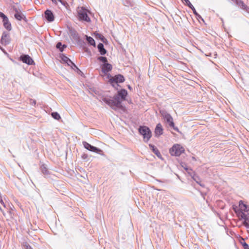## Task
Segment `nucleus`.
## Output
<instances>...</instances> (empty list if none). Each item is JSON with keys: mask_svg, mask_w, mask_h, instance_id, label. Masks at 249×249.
Masks as SVG:
<instances>
[{"mask_svg": "<svg viewBox=\"0 0 249 249\" xmlns=\"http://www.w3.org/2000/svg\"><path fill=\"white\" fill-rule=\"evenodd\" d=\"M196 17V18H197V19L198 20H201L203 22H204V19L202 18V17L198 14L197 13L196 15H195Z\"/></svg>", "mask_w": 249, "mask_h": 249, "instance_id": "37", "label": "nucleus"}, {"mask_svg": "<svg viewBox=\"0 0 249 249\" xmlns=\"http://www.w3.org/2000/svg\"><path fill=\"white\" fill-rule=\"evenodd\" d=\"M39 169L42 174L44 175V178H49L51 177V175H52L51 172L48 170L46 164H41Z\"/></svg>", "mask_w": 249, "mask_h": 249, "instance_id": "14", "label": "nucleus"}, {"mask_svg": "<svg viewBox=\"0 0 249 249\" xmlns=\"http://www.w3.org/2000/svg\"><path fill=\"white\" fill-rule=\"evenodd\" d=\"M243 240V241H241L240 243L243 247L244 249H249V245L244 241V239Z\"/></svg>", "mask_w": 249, "mask_h": 249, "instance_id": "32", "label": "nucleus"}, {"mask_svg": "<svg viewBox=\"0 0 249 249\" xmlns=\"http://www.w3.org/2000/svg\"><path fill=\"white\" fill-rule=\"evenodd\" d=\"M170 127L173 128L174 130L176 131L178 133H181V132L179 130L178 128L175 126V124L174 123V126H170Z\"/></svg>", "mask_w": 249, "mask_h": 249, "instance_id": "41", "label": "nucleus"}, {"mask_svg": "<svg viewBox=\"0 0 249 249\" xmlns=\"http://www.w3.org/2000/svg\"><path fill=\"white\" fill-rule=\"evenodd\" d=\"M0 210L1 212H3V211L2 209V206H0Z\"/></svg>", "mask_w": 249, "mask_h": 249, "instance_id": "53", "label": "nucleus"}, {"mask_svg": "<svg viewBox=\"0 0 249 249\" xmlns=\"http://www.w3.org/2000/svg\"><path fill=\"white\" fill-rule=\"evenodd\" d=\"M29 104L32 106H35L36 105V101L35 100L30 99Z\"/></svg>", "mask_w": 249, "mask_h": 249, "instance_id": "39", "label": "nucleus"}, {"mask_svg": "<svg viewBox=\"0 0 249 249\" xmlns=\"http://www.w3.org/2000/svg\"><path fill=\"white\" fill-rule=\"evenodd\" d=\"M0 210L1 212H3V211L2 209V206H0Z\"/></svg>", "mask_w": 249, "mask_h": 249, "instance_id": "52", "label": "nucleus"}, {"mask_svg": "<svg viewBox=\"0 0 249 249\" xmlns=\"http://www.w3.org/2000/svg\"><path fill=\"white\" fill-rule=\"evenodd\" d=\"M18 60L28 65H35V63L32 57L28 54H22L18 58Z\"/></svg>", "mask_w": 249, "mask_h": 249, "instance_id": "8", "label": "nucleus"}, {"mask_svg": "<svg viewBox=\"0 0 249 249\" xmlns=\"http://www.w3.org/2000/svg\"><path fill=\"white\" fill-rule=\"evenodd\" d=\"M57 1H59L64 6H66L67 4V2L64 0H57Z\"/></svg>", "mask_w": 249, "mask_h": 249, "instance_id": "43", "label": "nucleus"}, {"mask_svg": "<svg viewBox=\"0 0 249 249\" xmlns=\"http://www.w3.org/2000/svg\"><path fill=\"white\" fill-rule=\"evenodd\" d=\"M243 10L246 11L247 12L249 13V7L247 6V5H245V7H244Z\"/></svg>", "mask_w": 249, "mask_h": 249, "instance_id": "44", "label": "nucleus"}, {"mask_svg": "<svg viewBox=\"0 0 249 249\" xmlns=\"http://www.w3.org/2000/svg\"><path fill=\"white\" fill-rule=\"evenodd\" d=\"M189 8L190 9H191L193 12V13L195 15H196L198 13L196 12L195 8L194 7V6L193 5H191Z\"/></svg>", "mask_w": 249, "mask_h": 249, "instance_id": "36", "label": "nucleus"}, {"mask_svg": "<svg viewBox=\"0 0 249 249\" xmlns=\"http://www.w3.org/2000/svg\"><path fill=\"white\" fill-rule=\"evenodd\" d=\"M236 5L240 7L241 9H243L245 7L246 4L244 3L242 0H236L235 2Z\"/></svg>", "mask_w": 249, "mask_h": 249, "instance_id": "30", "label": "nucleus"}, {"mask_svg": "<svg viewBox=\"0 0 249 249\" xmlns=\"http://www.w3.org/2000/svg\"><path fill=\"white\" fill-rule=\"evenodd\" d=\"M239 209H236V210H241L244 213L249 212V206L246 204L244 203L242 200H240L239 202Z\"/></svg>", "mask_w": 249, "mask_h": 249, "instance_id": "19", "label": "nucleus"}, {"mask_svg": "<svg viewBox=\"0 0 249 249\" xmlns=\"http://www.w3.org/2000/svg\"><path fill=\"white\" fill-rule=\"evenodd\" d=\"M0 49L4 53H7L6 51L2 48L0 46Z\"/></svg>", "mask_w": 249, "mask_h": 249, "instance_id": "47", "label": "nucleus"}, {"mask_svg": "<svg viewBox=\"0 0 249 249\" xmlns=\"http://www.w3.org/2000/svg\"><path fill=\"white\" fill-rule=\"evenodd\" d=\"M139 134L142 136L145 142H147L152 137V132L150 128L145 125H140L138 128Z\"/></svg>", "mask_w": 249, "mask_h": 249, "instance_id": "2", "label": "nucleus"}, {"mask_svg": "<svg viewBox=\"0 0 249 249\" xmlns=\"http://www.w3.org/2000/svg\"><path fill=\"white\" fill-rule=\"evenodd\" d=\"M44 18L45 19L49 22H51L54 20V15L52 11L49 9H47L44 12Z\"/></svg>", "mask_w": 249, "mask_h": 249, "instance_id": "13", "label": "nucleus"}, {"mask_svg": "<svg viewBox=\"0 0 249 249\" xmlns=\"http://www.w3.org/2000/svg\"><path fill=\"white\" fill-rule=\"evenodd\" d=\"M156 181L159 182H163V181L160 180V179H156Z\"/></svg>", "mask_w": 249, "mask_h": 249, "instance_id": "51", "label": "nucleus"}, {"mask_svg": "<svg viewBox=\"0 0 249 249\" xmlns=\"http://www.w3.org/2000/svg\"><path fill=\"white\" fill-rule=\"evenodd\" d=\"M149 147L152 152L160 159L162 158V156L158 149L153 144H149Z\"/></svg>", "mask_w": 249, "mask_h": 249, "instance_id": "21", "label": "nucleus"}, {"mask_svg": "<svg viewBox=\"0 0 249 249\" xmlns=\"http://www.w3.org/2000/svg\"><path fill=\"white\" fill-rule=\"evenodd\" d=\"M106 98H107V97L106 96L100 95L97 97V99L100 102H104V101H105L104 100H105Z\"/></svg>", "mask_w": 249, "mask_h": 249, "instance_id": "35", "label": "nucleus"}, {"mask_svg": "<svg viewBox=\"0 0 249 249\" xmlns=\"http://www.w3.org/2000/svg\"><path fill=\"white\" fill-rule=\"evenodd\" d=\"M16 13L14 15L15 18L18 20H24L25 22H27V19L25 16L20 12L18 11L17 8H15Z\"/></svg>", "mask_w": 249, "mask_h": 249, "instance_id": "17", "label": "nucleus"}, {"mask_svg": "<svg viewBox=\"0 0 249 249\" xmlns=\"http://www.w3.org/2000/svg\"><path fill=\"white\" fill-rule=\"evenodd\" d=\"M184 169H185V170L186 171H188H188H189V170L192 171V169H189V168H184Z\"/></svg>", "mask_w": 249, "mask_h": 249, "instance_id": "49", "label": "nucleus"}, {"mask_svg": "<svg viewBox=\"0 0 249 249\" xmlns=\"http://www.w3.org/2000/svg\"><path fill=\"white\" fill-rule=\"evenodd\" d=\"M185 151L184 148L179 144H175L170 148L169 153L172 156L179 157Z\"/></svg>", "mask_w": 249, "mask_h": 249, "instance_id": "6", "label": "nucleus"}, {"mask_svg": "<svg viewBox=\"0 0 249 249\" xmlns=\"http://www.w3.org/2000/svg\"><path fill=\"white\" fill-rule=\"evenodd\" d=\"M85 39L89 45L96 46L95 41L92 37L85 35Z\"/></svg>", "mask_w": 249, "mask_h": 249, "instance_id": "24", "label": "nucleus"}, {"mask_svg": "<svg viewBox=\"0 0 249 249\" xmlns=\"http://www.w3.org/2000/svg\"><path fill=\"white\" fill-rule=\"evenodd\" d=\"M0 17L2 19V22L4 27L8 31L12 30L11 24L10 22L8 17L2 12H0Z\"/></svg>", "mask_w": 249, "mask_h": 249, "instance_id": "10", "label": "nucleus"}, {"mask_svg": "<svg viewBox=\"0 0 249 249\" xmlns=\"http://www.w3.org/2000/svg\"><path fill=\"white\" fill-rule=\"evenodd\" d=\"M104 100V102L112 109L116 110L117 108H119V106L116 104V101L114 99H109L107 97Z\"/></svg>", "mask_w": 249, "mask_h": 249, "instance_id": "15", "label": "nucleus"}, {"mask_svg": "<svg viewBox=\"0 0 249 249\" xmlns=\"http://www.w3.org/2000/svg\"><path fill=\"white\" fill-rule=\"evenodd\" d=\"M11 42L10 34L6 31H3L0 38V42L4 46L8 45Z\"/></svg>", "mask_w": 249, "mask_h": 249, "instance_id": "11", "label": "nucleus"}, {"mask_svg": "<svg viewBox=\"0 0 249 249\" xmlns=\"http://www.w3.org/2000/svg\"><path fill=\"white\" fill-rule=\"evenodd\" d=\"M125 81L124 77L121 74H118L108 79V82H115L118 83H123Z\"/></svg>", "mask_w": 249, "mask_h": 249, "instance_id": "12", "label": "nucleus"}, {"mask_svg": "<svg viewBox=\"0 0 249 249\" xmlns=\"http://www.w3.org/2000/svg\"><path fill=\"white\" fill-rule=\"evenodd\" d=\"M127 87L130 90H131L132 89V87L130 85H128Z\"/></svg>", "mask_w": 249, "mask_h": 249, "instance_id": "50", "label": "nucleus"}, {"mask_svg": "<svg viewBox=\"0 0 249 249\" xmlns=\"http://www.w3.org/2000/svg\"><path fill=\"white\" fill-rule=\"evenodd\" d=\"M52 117L56 120H59L61 119L60 115L57 112H53L51 113Z\"/></svg>", "mask_w": 249, "mask_h": 249, "instance_id": "29", "label": "nucleus"}, {"mask_svg": "<svg viewBox=\"0 0 249 249\" xmlns=\"http://www.w3.org/2000/svg\"><path fill=\"white\" fill-rule=\"evenodd\" d=\"M80 46H82L83 47V49H84L85 52H86L87 53H89L90 54H91V52L89 51V50L88 48L85 47L86 44L85 45H80Z\"/></svg>", "mask_w": 249, "mask_h": 249, "instance_id": "40", "label": "nucleus"}, {"mask_svg": "<svg viewBox=\"0 0 249 249\" xmlns=\"http://www.w3.org/2000/svg\"><path fill=\"white\" fill-rule=\"evenodd\" d=\"M22 246L24 249H33L32 247L27 242H24Z\"/></svg>", "mask_w": 249, "mask_h": 249, "instance_id": "33", "label": "nucleus"}, {"mask_svg": "<svg viewBox=\"0 0 249 249\" xmlns=\"http://www.w3.org/2000/svg\"><path fill=\"white\" fill-rule=\"evenodd\" d=\"M82 143H83V145L84 148L90 151L94 152L95 153H98L99 154H101V155L103 153V151L102 150H101V149H100L97 147H95L93 145H91L90 144H89V143H88V142H87L86 141L83 142Z\"/></svg>", "mask_w": 249, "mask_h": 249, "instance_id": "9", "label": "nucleus"}, {"mask_svg": "<svg viewBox=\"0 0 249 249\" xmlns=\"http://www.w3.org/2000/svg\"><path fill=\"white\" fill-rule=\"evenodd\" d=\"M94 36L97 39L100 40L103 43H106L107 42V38L100 33L95 32L94 33Z\"/></svg>", "mask_w": 249, "mask_h": 249, "instance_id": "23", "label": "nucleus"}, {"mask_svg": "<svg viewBox=\"0 0 249 249\" xmlns=\"http://www.w3.org/2000/svg\"><path fill=\"white\" fill-rule=\"evenodd\" d=\"M73 62L70 59L68 60V62H66L65 64H67V66L71 67L72 65V64H73Z\"/></svg>", "mask_w": 249, "mask_h": 249, "instance_id": "42", "label": "nucleus"}, {"mask_svg": "<svg viewBox=\"0 0 249 249\" xmlns=\"http://www.w3.org/2000/svg\"><path fill=\"white\" fill-rule=\"evenodd\" d=\"M88 11L85 7H81L77 11L78 19L80 21L90 22L91 20L88 15Z\"/></svg>", "mask_w": 249, "mask_h": 249, "instance_id": "5", "label": "nucleus"}, {"mask_svg": "<svg viewBox=\"0 0 249 249\" xmlns=\"http://www.w3.org/2000/svg\"><path fill=\"white\" fill-rule=\"evenodd\" d=\"M101 68L102 72L105 74H107L108 72L112 70V66L111 64L108 63L105 64H101Z\"/></svg>", "mask_w": 249, "mask_h": 249, "instance_id": "16", "label": "nucleus"}, {"mask_svg": "<svg viewBox=\"0 0 249 249\" xmlns=\"http://www.w3.org/2000/svg\"><path fill=\"white\" fill-rule=\"evenodd\" d=\"M183 1H184L185 2V4L188 6L190 7L192 4L190 2L189 0H181Z\"/></svg>", "mask_w": 249, "mask_h": 249, "instance_id": "38", "label": "nucleus"}, {"mask_svg": "<svg viewBox=\"0 0 249 249\" xmlns=\"http://www.w3.org/2000/svg\"><path fill=\"white\" fill-rule=\"evenodd\" d=\"M163 132V129L161 124L160 123L158 124L155 129V136L156 137H159L161 135Z\"/></svg>", "mask_w": 249, "mask_h": 249, "instance_id": "18", "label": "nucleus"}, {"mask_svg": "<svg viewBox=\"0 0 249 249\" xmlns=\"http://www.w3.org/2000/svg\"><path fill=\"white\" fill-rule=\"evenodd\" d=\"M232 1H234V2H235V1H236V0H231Z\"/></svg>", "mask_w": 249, "mask_h": 249, "instance_id": "55", "label": "nucleus"}, {"mask_svg": "<svg viewBox=\"0 0 249 249\" xmlns=\"http://www.w3.org/2000/svg\"><path fill=\"white\" fill-rule=\"evenodd\" d=\"M133 0H124L123 4L125 6L129 7L133 5Z\"/></svg>", "mask_w": 249, "mask_h": 249, "instance_id": "31", "label": "nucleus"}, {"mask_svg": "<svg viewBox=\"0 0 249 249\" xmlns=\"http://www.w3.org/2000/svg\"><path fill=\"white\" fill-rule=\"evenodd\" d=\"M97 49L100 54L102 55H105L107 53V51L104 48V44L102 43H99L98 44Z\"/></svg>", "mask_w": 249, "mask_h": 249, "instance_id": "22", "label": "nucleus"}, {"mask_svg": "<svg viewBox=\"0 0 249 249\" xmlns=\"http://www.w3.org/2000/svg\"><path fill=\"white\" fill-rule=\"evenodd\" d=\"M60 58L61 60V62L63 64H65L66 62H68V60L69 58L64 54L62 53L60 54Z\"/></svg>", "mask_w": 249, "mask_h": 249, "instance_id": "27", "label": "nucleus"}, {"mask_svg": "<svg viewBox=\"0 0 249 249\" xmlns=\"http://www.w3.org/2000/svg\"><path fill=\"white\" fill-rule=\"evenodd\" d=\"M56 47L60 52H62L64 49L67 47V45L65 44L63 45L61 42H58L56 44Z\"/></svg>", "mask_w": 249, "mask_h": 249, "instance_id": "25", "label": "nucleus"}, {"mask_svg": "<svg viewBox=\"0 0 249 249\" xmlns=\"http://www.w3.org/2000/svg\"><path fill=\"white\" fill-rule=\"evenodd\" d=\"M78 72V73H79V74H80V73H82V71H81V72L78 71V72Z\"/></svg>", "mask_w": 249, "mask_h": 249, "instance_id": "56", "label": "nucleus"}, {"mask_svg": "<svg viewBox=\"0 0 249 249\" xmlns=\"http://www.w3.org/2000/svg\"><path fill=\"white\" fill-rule=\"evenodd\" d=\"M52 1L53 3H55V4H57V0H51Z\"/></svg>", "mask_w": 249, "mask_h": 249, "instance_id": "48", "label": "nucleus"}, {"mask_svg": "<svg viewBox=\"0 0 249 249\" xmlns=\"http://www.w3.org/2000/svg\"><path fill=\"white\" fill-rule=\"evenodd\" d=\"M201 195L203 196L204 197V196L206 195V194H204L203 193H202V192L201 193Z\"/></svg>", "mask_w": 249, "mask_h": 249, "instance_id": "54", "label": "nucleus"}, {"mask_svg": "<svg viewBox=\"0 0 249 249\" xmlns=\"http://www.w3.org/2000/svg\"><path fill=\"white\" fill-rule=\"evenodd\" d=\"M97 59L98 61L102 63V64H105L106 63H108L107 59L105 56H98L97 57Z\"/></svg>", "mask_w": 249, "mask_h": 249, "instance_id": "26", "label": "nucleus"}, {"mask_svg": "<svg viewBox=\"0 0 249 249\" xmlns=\"http://www.w3.org/2000/svg\"><path fill=\"white\" fill-rule=\"evenodd\" d=\"M107 76V78L109 79L112 77L113 76L110 75V74L108 73V72L107 73V74H106Z\"/></svg>", "mask_w": 249, "mask_h": 249, "instance_id": "46", "label": "nucleus"}, {"mask_svg": "<svg viewBox=\"0 0 249 249\" xmlns=\"http://www.w3.org/2000/svg\"><path fill=\"white\" fill-rule=\"evenodd\" d=\"M127 95V91L124 89H121L118 90L117 93L113 96V99L115 100L116 104L119 106V108H123L122 102L126 100Z\"/></svg>", "mask_w": 249, "mask_h": 249, "instance_id": "1", "label": "nucleus"}, {"mask_svg": "<svg viewBox=\"0 0 249 249\" xmlns=\"http://www.w3.org/2000/svg\"><path fill=\"white\" fill-rule=\"evenodd\" d=\"M235 213L240 220H244L242 224L247 229H249V214L246 213L241 210H236V208H233Z\"/></svg>", "mask_w": 249, "mask_h": 249, "instance_id": "3", "label": "nucleus"}, {"mask_svg": "<svg viewBox=\"0 0 249 249\" xmlns=\"http://www.w3.org/2000/svg\"><path fill=\"white\" fill-rule=\"evenodd\" d=\"M81 158L85 160V159H86L88 158V155L84 153L83 154H82L81 155Z\"/></svg>", "mask_w": 249, "mask_h": 249, "instance_id": "45", "label": "nucleus"}, {"mask_svg": "<svg viewBox=\"0 0 249 249\" xmlns=\"http://www.w3.org/2000/svg\"><path fill=\"white\" fill-rule=\"evenodd\" d=\"M71 68L75 71L81 72V71L76 66V65L74 63L72 64V65L71 66Z\"/></svg>", "mask_w": 249, "mask_h": 249, "instance_id": "34", "label": "nucleus"}, {"mask_svg": "<svg viewBox=\"0 0 249 249\" xmlns=\"http://www.w3.org/2000/svg\"><path fill=\"white\" fill-rule=\"evenodd\" d=\"M188 173L192 177V178L193 179V180L195 181L198 184L202 187H205V184L201 183V179L197 175L194 173H193V175H192V173H191L189 172H188Z\"/></svg>", "mask_w": 249, "mask_h": 249, "instance_id": "20", "label": "nucleus"}, {"mask_svg": "<svg viewBox=\"0 0 249 249\" xmlns=\"http://www.w3.org/2000/svg\"><path fill=\"white\" fill-rule=\"evenodd\" d=\"M109 84L111 85V86L116 90L118 91V90H119L118 89L119 87H120L121 86L119 85L118 83L115 82H108Z\"/></svg>", "mask_w": 249, "mask_h": 249, "instance_id": "28", "label": "nucleus"}, {"mask_svg": "<svg viewBox=\"0 0 249 249\" xmlns=\"http://www.w3.org/2000/svg\"><path fill=\"white\" fill-rule=\"evenodd\" d=\"M68 33L71 37L79 45H85L86 43L82 40L77 31L71 27H68Z\"/></svg>", "mask_w": 249, "mask_h": 249, "instance_id": "4", "label": "nucleus"}, {"mask_svg": "<svg viewBox=\"0 0 249 249\" xmlns=\"http://www.w3.org/2000/svg\"><path fill=\"white\" fill-rule=\"evenodd\" d=\"M160 113L162 117L164 119L166 122L169 125V126H174V121L172 116L167 112L165 109L160 110Z\"/></svg>", "mask_w": 249, "mask_h": 249, "instance_id": "7", "label": "nucleus"}]
</instances>
